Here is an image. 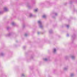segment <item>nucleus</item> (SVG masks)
<instances>
[{
	"label": "nucleus",
	"mask_w": 77,
	"mask_h": 77,
	"mask_svg": "<svg viewBox=\"0 0 77 77\" xmlns=\"http://www.w3.org/2000/svg\"><path fill=\"white\" fill-rule=\"evenodd\" d=\"M0 55L1 56H4V55H5V54L4 53H3V52H1L0 54Z\"/></svg>",
	"instance_id": "obj_5"
},
{
	"label": "nucleus",
	"mask_w": 77,
	"mask_h": 77,
	"mask_svg": "<svg viewBox=\"0 0 77 77\" xmlns=\"http://www.w3.org/2000/svg\"><path fill=\"white\" fill-rule=\"evenodd\" d=\"M74 76V73H71L70 74V77H72Z\"/></svg>",
	"instance_id": "obj_8"
},
{
	"label": "nucleus",
	"mask_w": 77,
	"mask_h": 77,
	"mask_svg": "<svg viewBox=\"0 0 77 77\" xmlns=\"http://www.w3.org/2000/svg\"><path fill=\"white\" fill-rule=\"evenodd\" d=\"M33 17V15L32 14H30L29 15V17L30 18H31V17Z\"/></svg>",
	"instance_id": "obj_10"
},
{
	"label": "nucleus",
	"mask_w": 77,
	"mask_h": 77,
	"mask_svg": "<svg viewBox=\"0 0 77 77\" xmlns=\"http://www.w3.org/2000/svg\"><path fill=\"white\" fill-rule=\"evenodd\" d=\"M11 24L13 26H15V23L14 22H13L11 23Z\"/></svg>",
	"instance_id": "obj_7"
},
{
	"label": "nucleus",
	"mask_w": 77,
	"mask_h": 77,
	"mask_svg": "<svg viewBox=\"0 0 77 77\" xmlns=\"http://www.w3.org/2000/svg\"><path fill=\"white\" fill-rule=\"evenodd\" d=\"M43 18H45L47 17V16L46 15H43L42 16Z\"/></svg>",
	"instance_id": "obj_9"
},
{
	"label": "nucleus",
	"mask_w": 77,
	"mask_h": 77,
	"mask_svg": "<svg viewBox=\"0 0 77 77\" xmlns=\"http://www.w3.org/2000/svg\"><path fill=\"white\" fill-rule=\"evenodd\" d=\"M11 33H10L9 35H7V36H11Z\"/></svg>",
	"instance_id": "obj_19"
},
{
	"label": "nucleus",
	"mask_w": 77,
	"mask_h": 77,
	"mask_svg": "<svg viewBox=\"0 0 77 77\" xmlns=\"http://www.w3.org/2000/svg\"><path fill=\"white\" fill-rule=\"evenodd\" d=\"M66 36L67 37H68L69 36V34H67Z\"/></svg>",
	"instance_id": "obj_21"
},
{
	"label": "nucleus",
	"mask_w": 77,
	"mask_h": 77,
	"mask_svg": "<svg viewBox=\"0 0 77 77\" xmlns=\"http://www.w3.org/2000/svg\"><path fill=\"white\" fill-rule=\"evenodd\" d=\"M3 11H0V15L1 14H3Z\"/></svg>",
	"instance_id": "obj_16"
},
{
	"label": "nucleus",
	"mask_w": 77,
	"mask_h": 77,
	"mask_svg": "<svg viewBox=\"0 0 77 77\" xmlns=\"http://www.w3.org/2000/svg\"><path fill=\"white\" fill-rule=\"evenodd\" d=\"M23 27H24V25H23Z\"/></svg>",
	"instance_id": "obj_26"
},
{
	"label": "nucleus",
	"mask_w": 77,
	"mask_h": 77,
	"mask_svg": "<svg viewBox=\"0 0 77 77\" xmlns=\"http://www.w3.org/2000/svg\"><path fill=\"white\" fill-rule=\"evenodd\" d=\"M53 50V52L54 53H56V48H54Z\"/></svg>",
	"instance_id": "obj_4"
},
{
	"label": "nucleus",
	"mask_w": 77,
	"mask_h": 77,
	"mask_svg": "<svg viewBox=\"0 0 77 77\" xmlns=\"http://www.w3.org/2000/svg\"><path fill=\"white\" fill-rule=\"evenodd\" d=\"M21 76L22 77H25V75H24V74H22L21 75Z\"/></svg>",
	"instance_id": "obj_14"
},
{
	"label": "nucleus",
	"mask_w": 77,
	"mask_h": 77,
	"mask_svg": "<svg viewBox=\"0 0 77 77\" xmlns=\"http://www.w3.org/2000/svg\"><path fill=\"white\" fill-rule=\"evenodd\" d=\"M68 69V66H66L63 68V69L64 71L67 70Z\"/></svg>",
	"instance_id": "obj_3"
},
{
	"label": "nucleus",
	"mask_w": 77,
	"mask_h": 77,
	"mask_svg": "<svg viewBox=\"0 0 77 77\" xmlns=\"http://www.w3.org/2000/svg\"><path fill=\"white\" fill-rule=\"evenodd\" d=\"M4 10L5 12H8V8L5 7L4 8Z\"/></svg>",
	"instance_id": "obj_2"
},
{
	"label": "nucleus",
	"mask_w": 77,
	"mask_h": 77,
	"mask_svg": "<svg viewBox=\"0 0 77 77\" xmlns=\"http://www.w3.org/2000/svg\"><path fill=\"white\" fill-rule=\"evenodd\" d=\"M49 33H52L53 32V31H52V30H51L49 31Z\"/></svg>",
	"instance_id": "obj_11"
},
{
	"label": "nucleus",
	"mask_w": 77,
	"mask_h": 77,
	"mask_svg": "<svg viewBox=\"0 0 77 77\" xmlns=\"http://www.w3.org/2000/svg\"><path fill=\"white\" fill-rule=\"evenodd\" d=\"M35 12H37L38 11V9H36L34 10Z\"/></svg>",
	"instance_id": "obj_15"
},
{
	"label": "nucleus",
	"mask_w": 77,
	"mask_h": 77,
	"mask_svg": "<svg viewBox=\"0 0 77 77\" xmlns=\"http://www.w3.org/2000/svg\"><path fill=\"white\" fill-rule=\"evenodd\" d=\"M9 27H7V30H9Z\"/></svg>",
	"instance_id": "obj_20"
},
{
	"label": "nucleus",
	"mask_w": 77,
	"mask_h": 77,
	"mask_svg": "<svg viewBox=\"0 0 77 77\" xmlns=\"http://www.w3.org/2000/svg\"><path fill=\"white\" fill-rule=\"evenodd\" d=\"M38 23L39 25V27L41 29H43L44 26H43V25L42 24V22H41V21L39 20L38 21Z\"/></svg>",
	"instance_id": "obj_1"
},
{
	"label": "nucleus",
	"mask_w": 77,
	"mask_h": 77,
	"mask_svg": "<svg viewBox=\"0 0 77 77\" xmlns=\"http://www.w3.org/2000/svg\"><path fill=\"white\" fill-rule=\"evenodd\" d=\"M43 60H45V61H47L48 60V59L47 58H44Z\"/></svg>",
	"instance_id": "obj_13"
},
{
	"label": "nucleus",
	"mask_w": 77,
	"mask_h": 77,
	"mask_svg": "<svg viewBox=\"0 0 77 77\" xmlns=\"http://www.w3.org/2000/svg\"><path fill=\"white\" fill-rule=\"evenodd\" d=\"M54 14L55 16H57V14L56 13H54Z\"/></svg>",
	"instance_id": "obj_12"
},
{
	"label": "nucleus",
	"mask_w": 77,
	"mask_h": 77,
	"mask_svg": "<svg viewBox=\"0 0 77 77\" xmlns=\"http://www.w3.org/2000/svg\"><path fill=\"white\" fill-rule=\"evenodd\" d=\"M74 36H72V38H74Z\"/></svg>",
	"instance_id": "obj_27"
},
{
	"label": "nucleus",
	"mask_w": 77,
	"mask_h": 77,
	"mask_svg": "<svg viewBox=\"0 0 77 77\" xmlns=\"http://www.w3.org/2000/svg\"><path fill=\"white\" fill-rule=\"evenodd\" d=\"M28 7L29 8H30V5H28Z\"/></svg>",
	"instance_id": "obj_22"
},
{
	"label": "nucleus",
	"mask_w": 77,
	"mask_h": 77,
	"mask_svg": "<svg viewBox=\"0 0 77 77\" xmlns=\"http://www.w3.org/2000/svg\"><path fill=\"white\" fill-rule=\"evenodd\" d=\"M27 35H28L27 34V33H26V34H25V36H27Z\"/></svg>",
	"instance_id": "obj_18"
},
{
	"label": "nucleus",
	"mask_w": 77,
	"mask_h": 77,
	"mask_svg": "<svg viewBox=\"0 0 77 77\" xmlns=\"http://www.w3.org/2000/svg\"><path fill=\"white\" fill-rule=\"evenodd\" d=\"M67 58H68V57H65V59H66Z\"/></svg>",
	"instance_id": "obj_25"
},
{
	"label": "nucleus",
	"mask_w": 77,
	"mask_h": 77,
	"mask_svg": "<svg viewBox=\"0 0 77 77\" xmlns=\"http://www.w3.org/2000/svg\"><path fill=\"white\" fill-rule=\"evenodd\" d=\"M38 35H39V34H40V32H38Z\"/></svg>",
	"instance_id": "obj_24"
},
{
	"label": "nucleus",
	"mask_w": 77,
	"mask_h": 77,
	"mask_svg": "<svg viewBox=\"0 0 77 77\" xmlns=\"http://www.w3.org/2000/svg\"><path fill=\"white\" fill-rule=\"evenodd\" d=\"M69 26V25H67L66 26V27L67 28V29H68Z\"/></svg>",
	"instance_id": "obj_17"
},
{
	"label": "nucleus",
	"mask_w": 77,
	"mask_h": 77,
	"mask_svg": "<svg viewBox=\"0 0 77 77\" xmlns=\"http://www.w3.org/2000/svg\"><path fill=\"white\" fill-rule=\"evenodd\" d=\"M71 57L72 59L73 60H74V59L75 58V56H74L73 55Z\"/></svg>",
	"instance_id": "obj_6"
},
{
	"label": "nucleus",
	"mask_w": 77,
	"mask_h": 77,
	"mask_svg": "<svg viewBox=\"0 0 77 77\" xmlns=\"http://www.w3.org/2000/svg\"><path fill=\"white\" fill-rule=\"evenodd\" d=\"M23 48L24 49V48H26V46H23Z\"/></svg>",
	"instance_id": "obj_23"
}]
</instances>
